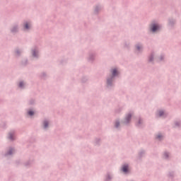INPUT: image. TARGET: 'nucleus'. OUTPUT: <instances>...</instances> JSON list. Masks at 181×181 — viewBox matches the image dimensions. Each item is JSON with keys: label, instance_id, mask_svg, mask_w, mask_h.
<instances>
[{"label": "nucleus", "instance_id": "1", "mask_svg": "<svg viewBox=\"0 0 181 181\" xmlns=\"http://www.w3.org/2000/svg\"><path fill=\"white\" fill-rule=\"evenodd\" d=\"M158 29H159V25H158L156 24H153L151 25L152 32H156V30H158Z\"/></svg>", "mask_w": 181, "mask_h": 181}, {"label": "nucleus", "instance_id": "2", "mask_svg": "<svg viewBox=\"0 0 181 181\" xmlns=\"http://www.w3.org/2000/svg\"><path fill=\"white\" fill-rule=\"evenodd\" d=\"M112 74L113 77H115V76H117V74H118V71H117L115 69H112Z\"/></svg>", "mask_w": 181, "mask_h": 181}, {"label": "nucleus", "instance_id": "3", "mask_svg": "<svg viewBox=\"0 0 181 181\" xmlns=\"http://www.w3.org/2000/svg\"><path fill=\"white\" fill-rule=\"evenodd\" d=\"M122 170L126 173V172H128V165H123Z\"/></svg>", "mask_w": 181, "mask_h": 181}, {"label": "nucleus", "instance_id": "4", "mask_svg": "<svg viewBox=\"0 0 181 181\" xmlns=\"http://www.w3.org/2000/svg\"><path fill=\"white\" fill-rule=\"evenodd\" d=\"M131 117L132 115H128L126 117V122L128 123L129 122V119H131Z\"/></svg>", "mask_w": 181, "mask_h": 181}, {"label": "nucleus", "instance_id": "5", "mask_svg": "<svg viewBox=\"0 0 181 181\" xmlns=\"http://www.w3.org/2000/svg\"><path fill=\"white\" fill-rule=\"evenodd\" d=\"M163 114H164V112H163V111H162V110H160V111L158 112V115H159V117H162V116L163 115Z\"/></svg>", "mask_w": 181, "mask_h": 181}, {"label": "nucleus", "instance_id": "6", "mask_svg": "<svg viewBox=\"0 0 181 181\" xmlns=\"http://www.w3.org/2000/svg\"><path fill=\"white\" fill-rule=\"evenodd\" d=\"M8 139H11V140L13 139V134H8Z\"/></svg>", "mask_w": 181, "mask_h": 181}, {"label": "nucleus", "instance_id": "7", "mask_svg": "<svg viewBox=\"0 0 181 181\" xmlns=\"http://www.w3.org/2000/svg\"><path fill=\"white\" fill-rule=\"evenodd\" d=\"M48 125H49V122H44V127L45 128H46L47 127H48Z\"/></svg>", "mask_w": 181, "mask_h": 181}, {"label": "nucleus", "instance_id": "8", "mask_svg": "<svg viewBox=\"0 0 181 181\" xmlns=\"http://www.w3.org/2000/svg\"><path fill=\"white\" fill-rule=\"evenodd\" d=\"M33 114H35V112H33V111H32V110L28 111L29 115H33Z\"/></svg>", "mask_w": 181, "mask_h": 181}, {"label": "nucleus", "instance_id": "9", "mask_svg": "<svg viewBox=\"0 0 181 181\" xmlns=\"http://www.w3.org/2000/svg\"><path fill=\"white\" fill-rule=\"evenodd\" d=\"M115 127H116V128H118V127H119V122H117L115 123Z\"/></svg>", "mask_w": 181, "mask_h": 181}, {"label": "nucleus", "instance_id": "10", "mask_svg": "<svg viewBox=\"0 0 181 181\" xmlns=\"http://www.w3.org/2000/svg\"><path fill=\"white\" fill-rule=\"evenodd\" d=\"M25 29H29V24L25 23Z\"/></svg>", "mask_w": 181, "mask_h": 181}, {"label": "nucleus", "instance_id": "11", "mask_svg": "<svg viewBox=\"0 0 181 181\" xmlns=\"http://www.w3.org/2000/svg\"><path fill=\"white\" fill-rule=\"evenodd\" d=\"M19 87H23V82H21L19 83Z\"/></svg>", "mask_w": 181, "mask_h": 181}, {"label": "nucleus", "instance_id": "12", "mask_svg": "<svg viewBox=\"0 0 181 181\" xmlns=\"http://www.w3.org/2000/svg\"><path fill=\"white\" fill-rule=\"evenodd\" d=\"M160 138H162V135L159 134L158 136H157L158 139H160Z\"/></svg>", "mask_w": 181, "mask_h": 181}, {"label": "nucleus", "instance_id": "13", "mask_svg": "<svg viewBox=\"0 0 181 181\" xmlns=\"http://www.w3.org/2000/svg\"><path fill=\"white\" fill-rule=\"evenodd\" d=\"M33 54L34 57H36V52H33Z\"/></svg>", "mask_w": 181, "mask_h": 181}, {"label": "nucleus", "instance_id": "14", "mask_svg": "<svg viewBox=\"0 0 181 181\" xmlns=\"http://www.w3.org/2000/svg\"><path fill=\"white\" fill-rule=\"evenodd\" d=\"M165 158H168V153H165Z\"/></svg>", "mask_w": 181, "mask_h": 181}, {"label": "nucleus", "instance_id": "15", "mask_svg": "<svg viewBox=\"0 0 181 181\" xmlns=\"http://www.w3.org/2000/svg\"><path fill=\"white\" fill-rule=\"evenodd\" d=\"M107 84H110V81L109 80H107Z\"/></svg>", "mask_w": 181, "mask_h": 181}, {"label": "nucleus", "instance_id": "16", "mask_svg": "<svg viewBox=\"0 0 181 181\" xmlns=\"http://www.w3.org/2000/svg\"><path fill=\"white\" fill-rule=\"evenodd\" d=\"M137 49H138V50H139V46H137Z\"/></svg>", "mask_w": 181, "mask_h": 181}]
</instances>
